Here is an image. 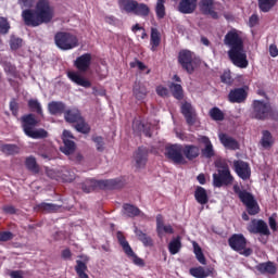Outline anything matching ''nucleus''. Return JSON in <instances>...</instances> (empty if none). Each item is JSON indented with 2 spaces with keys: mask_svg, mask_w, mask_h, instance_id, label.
Returning a JSON list of instances; mask_svg holds the SVG:
<instances>
[{
  "mask_svg": "<svg viewBox=\"0 0 278 278\" xmlns=\"http://www.w3.org/2000/svg\"><path fill=\"white\" fill-rule=\"evenodd\" d=\"M224 45L229 47L228 58L230 62L238 68H247L249 66V59H247V51L244 50V40L242 31L233 28L225 35Z\"/></svg>",
  "mask_w": 278,
  "mask_h": 278,
  "instance_id": "1",
  "label": "nucleus"
},
{
  "mask_svg": "<svg viewBox=\"0 0 278 278\" xmlns=\"http://www.w3.org/2000/svg\"><path fill=\"white\" fill-rule=\"evenodd\" d=\"M53 16V7L49 0H39L35 10L26 9L22 12V18L28 27H38L45 23H51Z\"/></svg>",
  "mask_w": 278,
  "mask_h": 278,
  "instance_id": "2",
  "label": "nucleus"
},
{
  "mask_svg": "<svg viewBox=\"0 0 278 278\" xmlns=\"http://www.w3.org/2000/svg\"><path fill=\"white\" fill-rule=\"evenodd\" d=\"M92 64V54L85 53L78 56L75 62L74 66L78 70L71 71L67 73L68 79L76 84V86H81L83 88H92V83L81 73H88L90 71V66Z\"/></svg>",
  "mask_w": 278,
  "mask_h": 278,
  "instance_id": "3",
  "label": "nucleus"
},
{
  "mask_svg": "<svg viewBox=\"0 0 278 278\" xmlns=\"http://www.w3.org/2000/svg\"><path fill=\"white\" fill-rule=\"evenodd\" d=\"M36 125H38V119H36L34 114H27L22 117V127L28 138H33L34 140L47 138L49 132L43 128L36 129Z\"/></svg>",
  "mask_w": 278,
  "mask_h": 278,
  "instance_id": "4",
  "label": "nucleus"
},
{
  "mask_svg": "<svg viewBox=\"0 0 278 278\" xmlns=\"http://www.w3.org/2000/svg\"><path fill=\"white\" fill-rule=\"evenodd\" d=\"M270 117L274 121H278V112H273L268 102L254 100L252 104V118H256V121H266Z\"/></svg>",
  "mask_w": 278,
  "mask_h": 278,
  "instance_id": "5",
  "label": "nucleus"
},
{
  "mask_svg": "<svg viewBox=\"0 0 278 278\" xmlns=\"http://www.w3.org/2000/svg\"><path fill=\"white\" fill-rule=\"evenodd\" d=\"M217 173L213 174V184L215 188H223L233 184V176L229 170V165L225 162L217 163Z\"/></svg>",
  "mask_w": 278,
  "mask_h": 278,
  "instance_id": "6",
  "label": "nucleus"
},
{
  "mask_svg": "<svg viewBox=\"0 0 278 278\" xmlns=\"http://www.w3.org/2000/svg\"><path fill=\"white\" fill-rule=\"evenodd\" d=\"M54 42L59 49H62V51H71V49L79 47V39L77 36L66 31L58 33L54 37Z\"/></svg>",
  "mask_w": 278,
  "mask_h": 278,
  "instance_id": "7",
  "label": "nucleus"
},
{
  "mask_svg": "<svg viewBox=\"0 0 278 278\" xmlns=\"http://www.w3.org/2000/svg\"><path fill=\"white\" fill-rule=\"evenodd\" d=\"M233 191L238 194L240 201H242L247 206L248 213L251 214V216L260 214V205L257 204V201H255V198H253V194L247 190H241L238 185L233 186Z\"/></svg>",
  "mask_w": 278,
  "mask_h": 278,
  "instance_id": "8",
  "label": "nucleus"
},
{
  "mask_svg": "<svg viewBox=\"0 0 278 278\" xmlns=\"http://www.w3.org/2000/svg\"><path fill=\"white\" fill-rule=\"evenodd\" d=\"M229 247L232 251L240 253V255H244V257H249V255L253 254V250L251 248H247V238L244 235H232L228 240Z\"/></svg>",
  "mask_w": 278,
  "mask_h": 278,
  "instance_id": "9",
  "label": "nucleus"
},
{
  "mask_svg": "<svg viewBox=\"0 0 278 278\" xmlns=\"http://www.w3.org/2000/svg\"><path fill=\"white\" fill-rule=\"evenodd\" d=\"M178 62L187 73H193L199 65V59L190 50H181L178 55Z\"/></svg>",
  "mask_w": 278,
  "mask_h": 278,
  "instance_id": "10",
  "label": "nucleus"
},
{
  "mask_svg": "<svg viewBox=\"0 0 278 278\" xmlns=\"http://www.w3.org/2000/svg\"><path fill=\"white\" fill-rule=\"evenodd\" d=\"M165 156L167 160L174 162V164H186V157L184 156V146L181 144L166 146Z\"/></svg>",
  "mask_w": 278,
  "mask_h": 278,
  "instance_id": "11",
  "label": "nucleus"
},
{
  "mask_svg": "<svg viewBox=\"0 0 278 278\" xmlns=\"http://www.w3.org/2000/svg\"><path fill=\"white\" fill-rule=\"evenodd\" d=\"M117 240L123 248L124 253H126L127 257H129V260H131L136 266H144V261L136 255L131 249V245H129V242H127V239H125L123 232H117Z\"/></svg>",
  "mask_w": 278,
  "mask_h": 278,
  "instance_id": "12",
  "label": "nucleus"
},
{
  "mask_svg": "<svg viewBox=\"0 0 278 278\" xmlns=\"http://www.w3.org/2000/svg\"><path fill=\"white\" fill-rule=\"evenodd\" d=\"M248 231H250V233H260L261 236H270L268 224L262 219H253L248 225Z\"/></svg>",
  "mask_w": 278,
  "mask_h": 278,
  "instance_id": "13",
  "label": "nucleus"
},
{
  "mask_svg": "<svg viewBox=\"0 0 278 278\" xmlns=\"http://www.w3.org/2000/svg\"><path fill=\"white\" fill-rule=\"evenodd\" d=\"M200 8L211 18H218V12L216 10L220 8V4L214 2V0H200Z\"/></svg>",
  "mask_w": 278,
  "mask_h": 278,
  "instance_id": "14",
  "label": "nucleus"
},
{
  "mask_svg": "<svg viewBox=\"0 0 278 278\" xmlns=\"http://www.w3.org/2000/svg\"><path fill=\"white\" fill-rule=\"evenodd\" d=\"M73 135L68 130L63 131V143L64 146L61 147L62 153L65 155H73L75 153V141H73Z\"/></svg>",
  "mask_w": 278,
  "mask_h": 278,
  "instance_id": "15",
  "label": "nucleus"
},
{
  "mask_svg": "<svg viewBox=\"0 0 278 278\" xmlns=\"http://www.w3.org/2000/svg\"><path fill=\"white\" fill-rule=\"evenodd\" d=\"M190 275L195 278H206V277H214L216 275V270L214 267H203V266H198V267H192L189 270Z\"/></svg>",
  "mask_w": 278,
  "mask_h": 278,
  "instance_id": "16",
  "label": "nucleus"
},
{
  "mask_svg": "<svg viewBox=\"0 0 278 278\" xmlns=\"http://www.w3.org/2000/svg\"><path fill=\"white\" fill-rule=\"evenodd\" d=\"M198 141L201 144H204V147L202 148V155L203 157H214V155H216V152L214 151V144H212V141L210 140L208 137L205 136H200L198 138Z\"/></svg>",
  "mask_w": 278,
  "mask_h": 278,
  "instance_id": "17",
  "label": "nucleus"
},
{
  "mask_svg": "<svg viewBox=\"0 0 278 278\" xmlns=\"http://www.w3.org/2000/svg\"><path fill=\"white\" fill-rule=\"evenodd\" d=\"M156 233L159 238H164V236L175 233L173 226L164 224V218L162 215L156 216Z\"/></svg>",
  "mask_w": 278,
  "mask_h": 278,
  "instance_id": "18",
  "label": "nucleus"
},
{
  "mask_svg": "<svg viewBox=\"0 0 278 278\" xmlns=\"http://www.w3.org/2000/svg\"><path fill=\"white\" fill-rule=\"evenodd\" d=\"M147 155H149V151L147 148H139L134 155L135 167L140 169L147 166Z\"/></svg>",
  "mask_w": 278,
  "mask_h": 278,
  "instance_id": "19",
  "label": "nucleus"
},
{
  "mask_svg": "<svg viewBox=\"0 0 278 278\" xmlns=\"http://www.w3.org/2000/svg\"><path fill=\"white\" fill-rule=\"evenodd\" d=\"M154 126H152L151 124L147 123H142L140 119H135L132 122V129L135 134H144V136H147L148 138H151V129H153Z\"/></svg>",
  "mask_w": 278,
  "mask_h": 278,
  "instance_id": "20",
  "label": "nucleus"
},
{
  "mask_svg": "<svg viewBox=\"0 0 278 278\" xmlns=\"http://www.w3.org/2000/svg\"><path fill=\"white\" fill-rule=\"evenodd\" d=\"M182 155L190 161L197 160L201 155V149L194 144H185L182 146Z\"/></svg>",
  "mask_w": 278,
  "mask_h": 278,
  "instance_id": "21",
  "label": "nucleus"
},
{
  "mask_svg": "<svg viewBox=\"0 0 278 278\" xmlns=\"http://www.w3.org/2000/svg\"><path fill=\"white\" fill-rule=\"evenodd\" d=\"M235 168L241 179H249L251 177V167L244 161L235 162Z\"/></svg>",
  "mask_w": 278,
  "mask_h": 278,
  "instance_id": "22",
  "label": "nucleus"
},
{
  "mask_svg": "<svg viewBox=\"0 0 278 278\" xmlns=\"http://www.w3.org/2000/svg\"><path fill=\"white\" fill-rule=\"evenodd\" d=\"M198 0H180L178 11L181 14H192L197 10Z\"/></svg>",
  "mask_w": 278,
  "mask_h": 278,
  "instance_id": "23",
  "label": "nucleus"
},
{
  "mask_svg": "<svg viewBox=\"0 0 278 278\" xmlns=\"http://www.w3.org/2000/svg\"><path fill=\"white\" fill-rule=\"evenodd\" d=\"M245 100H247V90H244V88L233 89L229 93L230 103H242Z\"/></svg>",
  "mask_w": 278,
  "mask_h": 278,
  "instance_id": "24",
  "label": "nucleus"
},
{
  "mask_svg": "<svg viewBox=\"0 0 278 278\" xmlns=\"http://www.w3.org/2000/svg\"><path fill=\"white\" fill-rule=\"evenodd\" d=\"M181 113L184 114L188 125H194L195 114H194V109L192 108V104L185 102L181 105Z\"/></svg>",
  "mask_w": 278,
  "mask_h": 278,
  "instance_id": "25",
  "label": "nucleus"
},
{
  "mask_svg": "<svg viewBox=\"0 0 278 278\" xmlns=\"http://www.w3.org/2000/svg\"><path fill=\"white\" fill-rule=\"evenodd\" d=\"M219 141L226 149H231L232 151H236V149H239L238 141L233 139L232 137H229L227 134L220 132L218 135Z\"/></svg>",
  "mask_w": 278,
  "mask_h": 278,
  "instance_id": "26",
  "label": "nucleus"
},
{
  "mask_svg": "<svg viewBox=\"0 0 278 278\" xmlns=\"http://www.w3.org/2000/svg\"><path fill=\"white\" fill-rule=\"evenodd\" d=\"M256 270L263 275H275V273H277V267L275 266V263L267 262L258 264Z\"/></svg>",
  "mask_w": 278,
  "mask_h": 278,
  "instance_id": "27",
  "label": "nucleus"
},
{
  "mask_svg": "<svg viewBox=\"0 0 278 278\" xmlns=\"http://www.w3.org/2000/svg\"><path fill=\"white\" fill-rule=\"evenodd\" d=\"M132 92L138 101H144L147 99V86L142 83H136Z\"/></svg>",
  "mask_w": 278,
  "mask_h": 278,
  "instance_id": "28",
  "label": "nucleus"
},
{
  "mask_svg": "<svg viewBox=\"0 0 278 278\" xmlns=\"http://www.w3.org/2000/svg\"><path fill=\"white\" fill-rule=\"evenodd\" d=\"M260 144L263 147V149H270V147L275 144V138H273V134H270L268 130H263Z\"/></svg>",
  "mask_w": 278,
  "mask_h": 278,
  "instance_id": "29",
  "label": "nucleus"
},
{
  "mask_svg": "<svg viewBox=\"0 0 278 278\" xmlns=\"http://www.w3.org/2000/svg\"><path fill=\"white\" fill-rule=\"evenodd\" d=\"M86 264H88V258H85L84 261H76L75 270L78 278H89L88 274H86L88 271V266Z\"/></svg>",
  "mask_w": 278,
  "mask_h": 278,
  "instance_id": "30",
  "label": "nucleus"
},
{
  "mask_svg": "<svg viewBox=\"0 0 278 278\" xmlns=\"http://www.w3.org/2000/svg\"><path fill=\"white\" fill-rule=\"evenodd\" d=\"M123 210H124V214L126 216H129L130 218L134 216H141V218H147V215H144V213L140 212V208H138L131 204H124Z\"/></svg>",
  "mask_w": 278,
  "mask_h": 278,
  "instance_id": "31",
  "label": "nucleus"
},
{
  "mask_svg": "<svg viewBox=\"0 0 278 278\" xmlns=\"http://www.w3.org/2000/svg\"><path fill=\"white\" fill-rule=\"evenodd\" d=\"M48 110L50 114L55 116L58 114H64L66 105L63 102L52 101L48 104Z\"/></svg>",
  "mask_w": 278,
  "mask_h": 278,
  "instance_id": "32",
  "label": "nucleus"
},
{
  "mask_svg": "<svg viewBox=\"0 0 278 278\" xmlns=\"http://www.w3.org/2000/svg\"><path fill=\"white\" fill-rule=\"evenodd\" d=\"M102 186H105V181L88 179V180H86L85 185L83 186V190L85 192H92V190H94V188H101Z\"/></svg>",
  "mask_w": 278,
  "mask_h": 278,
  "instance_id": "33",
  "label": "nucleus"
},
{
  "mask_svg": "<svg viewBox=\"0 0 278 278\" xmlns=\"http://www.w3.org/2000/svg\"><path fill=\"white\" fill-rule=\"evenodd\" d=\"M64 118L66 123H77L81 118V113L77 109L67 110L64 113Z\"/></svg>",
  "mask_w": 278,
  "mask_h": 278,
  "instance_id": "34",
  "label": "nucleus"
},
{
  "mask_svg": "<svg viewBox=\"0 0 278 278\" xmlns=\"http://www.w3.org/2000/svg\"><path fill=\"white\" fill-rule=\"evenodd\" d=\"M194 198L200 205H205L210 199L207 198V191L203 187H198L194 192Z\"/></svg>",
  "mask_w": 278,
  "mask_h": 278,
  "instance_id": "35",
  "label": "nucleus"
},
{
  "mask_svg": "<svg viewBox=\"0 0 278 278\" xmlns=\"http://www.w3.org/2000/svg\"><path fill=\"white\" fill-rule=\"evenodd\" d=\"M36 210L38 212H46L47 214H51V212H58L60 210V205L42 202L36 206Z\"/></svg>",
  "mask_w": 278,
  "mask_h": 278,
  "instance_id": "36",
  "label": "nucleus"
},
{
  "mask_svg": "<svg viewBox=\"0 0 278 278\" xmlns=\"http://www.w3.org/2000/svg\"><path fill=\"white\" fill-rule=\"evenodd\" d=\"M137 3L138 1L136 0H119V8L125 12H128V13L131 12L134 14L136 11Z\"/></svg>",
  "mask_w": 278,
  "mask_h": 278,
  "instance_id": "37",
  "label": "nucleus"
},
{
  "mask_svg": "<svg viewBox=\"0 0 278 278\" xmlns=\"http://www.w3.org/2000/svg\"><path fill=\"white\" fill-rule=\"evenodd\" d=\"M278 0H258V8L261 12H270L276 5Z\"/></svg>",
  "mask_w": 278,
  "mask_h": 278,
  "instance_id": "38",
  "label": "nucleus"
},
{
  "mask_svg": "<svg viewBox=\"0 0 278 278\" xmlns=\"http://www.w3.org/2000/svg\"><path fill=\"white\" fill-rule=\"evenodd\" d=\"M162 38L160 37V31H157L156 28L151 29V39H150V45H151V50L155 51L157 47H160Z\"/></svg>",
  "mask_w": 278,
  "mask_h": 278,
  "instance_id": "39",
  "label": "nucleus"
},
{
  "mask_svg": "<svg viewBox=\"0 0 278 278\" xmlns=\"http://www.w3.org/2000/svg\"><path fill=\"white\" fill-rule=\"evenodd\" d=\"M168 251L170 255H177L181 251V239L179 237L174 238L168 244Z\"/></svg>",
  "mask_w": 278,
  "mask_h": 278,
  "instance_id": "40",
  "label": "nucleus"
},
{
  "mask_svg": "<svg viewBox=\"0 0 278 278\" xmlns=\"http://www.w3.org/2000/svg\"><path fill=\"white\" fill-rule=\"evenodd\" d=\"M28 108L30 112H36L39 116H43L42 104L37 99H30L28 101Z\"/></svg>",
  "mask_w": 278,
  "mask_h": 278,
  "instance_id": "41",
  "label": "nucleus"
},
{
  "mask_svg": "<svg viewBox=\"0 0 278 278\" xmlns=\"http://www.w3.org/2000/svg\"><path fill=\"white\" fill-rule=\"evenodd\" d=\"M135 233L137 238L144 244V247H152L153 245V240L148 237L144 232L139 230L138 228H135Z\"/></svg>",
  "mask_w": 278,
  "mask_h": 278,
  "instance_id": "42",
  "label": "nucleus"
},
{
  "mask_svg": "<svg viewBox=\"0 0 278 278\" xmlns=\"http://www.w3.org/2000/svg\"><path fill=\"white\" fill-rule=\"evenodd\" d=\"M0 150L5 155H16V153H18V151H21V149L15 144H2L0 147Z\"/></svg>",
  "mask_w": 278,
  "mask_h": 278,
  "instance_id": "43",
  "label": "nucleus"
},
{
  "mask_svg": "<svg viewBox=\"0 0 278 278\" xmlns=\"http://www.w3.org/2000/svg\"><path fill=\"white\" fill-rule=\"evenodd\" d=\"M76 131H79L80 134H89L90 132V126L86 121H84L83 117H80L75 125Z\"/></svg>",
  "mask_w": 278,
  "mask_h": 278,
  "instance_id": "44",
  "label": "nucleus"
},
{
  "mask_svg": "<svg viewBox=\"0 0 278 278\" xmlns=\"http://www.w3.org/2000/svg\"><path fill=\"white\" fill-rule=\"evenodd\" d=\"M169 89L173 93V97H175V99L181 100L184 99V88L181 87V85L179 84H172L169 86Z\"/></svg>",
  "mask_w": 278,
  "mask_h": 278,
  "instance_id": "45",
  "label": "nucleus"
},
{
  "mask_svg": "<svg viewBox=\"0 0 278 278\" xmlns=\"http://www.w3.org/2000/svg\"><path fill=\"white\" fill-rule=\"evenodd\" d=\"M193 253H194L198 262H200L202 265L206 264V260H205V255L203 254V250H201V247L197 242H193Z\"/></svg>",
  "mask_w": 278,
  "mask_h": 278,
  "instance_id": "46",
  "label": "nucleus"
},
{
  "mask_svg": "<svg viewBox=\"0 0 278 278\" xmlns=\"http://www.w3.org/2000/svg\"><path fill=\"white\" fill-rule=\"evenodd\" d=\"M149 7L144 3H138L136 4V8H135V13L134 14H137V16H149Z\"/></svg>",
  "mask_w": 278,
  "mask_h": 278,
  "instance_id": "47",
  "label": "nucleus"
},
{
  "mask_svg": "<svg viewBox=\"0 0 278 278\" xmlns=\"http://www.w3.org/2000/svg\"><path fill=\"white\" fill-rule=\"evenodd\" d=\"M155 12L159 18H164V16L166 15V8L164 7V0H157Z\"/></svg>",
  "mask_w": 278,
  "mask_h": 278,
  "instance_id": "48",
  "label": "nucleus"
},
{
  "mask_svg": "<svg viewBox=\"0 0 278 278\" xmlns=\"http://www.w3.org/2000/svg\"><path fill=\"white\" fill-rule=\"evenodd\" d=\"M210 116L213 118V121H223L225 118V114L218 108H213L210 111Z\"/></svg>",
  "mask_w": 278,
  "mask_h": 278,
  "instance_id": "49",
  "label": "nucleus"
},
{
  "mask_svg": "<svg viewBox=\"0 0 278 278\" xmlns=\"http://www.w3.org/2000/svg\"><path fill=\"white\" fill-rule=\"evenodd\" d=\"M26 167L28 170H33V173L38 172V165L36 164V159L34 156L26 159Z\"/></svg>",
  "mask_w": 278,
  "mask_h": 278,
  "instance_id": "50",
  "label": "nucleus"
},
{
  "mask_svg": "<svg viewBox=\"0 0 278 278\" xmlns=\"http://www.w3.org/2000/svg\"><path fill=\"white\" fill-rule=\"evenodd\" d=\"M10 31V23L7 18L0 17V34H8Z\"/></svg>",
  "mask_w": 278,
  "mask_h": 278,
  "instance_id": "51",
  "label": "nucleus"
},
{
  "mask_svg": "<svg viewBox=\"0 0 278 278\" xmlns=\"http://www.w3.org/2000/svg\"><path fill=\"white\" fill-rule=\"evenodd\" d=\"M11 49L16 51L20 47H23V39L18 37H12L10 40Z\"/></svg>",
  "mask_w": 278,
  "mask_h": 278,
  "instance_id": "52",
  "label": "nucleus"
},
{
  "mask_svg": "<svg viewBox=\"0 0 278 278\" xmlns=\"http://www.w3.org/2000/svg\"><path fill=\"white\" fill-rule=\"evenodd\" d=\"M14 238V235L10 231L0 232V242H8Z\"/></svg>",
  "mask_w": 278,
  "mask_h": 278,
  "instance_id": "53",
  "label": "nucleus"
},
{
  "mask_svg": "<svg viewBox=\"0 0 278 278\" xmlns=\"http://www.w3.org/2000/svg\"><path fill=\"white\" fill-rule=\"evenodd\" d=\"M93 142L96 143L97 151H103L104 142L102 137H93Z\"/></svg>",
  "mask_w": 278,
  "mask_h": 278,
  "instance_id": "54",
  "label": "nucleus"
},
{
  "mask_svg": "<svg viewBox=\"0 0 278 278\" xmlns=\"http://www.w3.org/2000/svg\"><path fill=\"white\" fill-rule=\"evenodd\" d=\"M21 8H34L36 4L35 0H18Z\"/></svg>",
  "mask_w": 278,
  "mask_h": 278,
  "instance_id": "55",
  "label": "nucleus"
},
{
  "mask_svg": "<svg viewBox=\"0 0 278 278\" xmlns=\"http://www.w3.org/2000/svg\"><path fill=\"white\" fill-rule=\"evenodd\" d=\"M130 68H138L139 71H144L147 65L140 61H134L130 63Z\"/></svg>",
  "mask_w": 278,
  "mask_h": 278,
  "instance_id": "56",
  "label": "nucleus"
},
{
  "mask_svg": "<svg viewBox=\"0 0 278 278\" xmlns=\"http://www.w3.org/2000/svg\"><path fill=\"white\" fill-rule=\"evenodd\" d=\"M156 94L159 97H168V89L164 86L156 87Z\"/></svg>",
  "mask_w": 278,
  "mask_h": 278,
  "instance_id": "57",
  "label": "nucleus"
},
{
  "mask_svg": "<svg viewBox=\"0 0 278 278\" xmlns=\"http://www.w3.org/2000/svg\"><path fill=\"white\" fill-rule=\"evenodd\" d=\"M269 55H270L271 58H277V56H278V48H277V45L271 43V45L269 46Z\"/></svg>",
  "mask_w": 278,
  "mask_h": 278,
  "instance_id": "58",
  "label": "nucleus"
},
{
  "mask_svg": "<svg viewBox=\"0 0 278 278\" xmlns=\"http://www.w3.org/2000/svg\"><path fill=\"white\" fill-rule=\"evenodd\" d=\"M257 23H260V17L255 14H253L250 20H249V25L251 27H255V25H257Z\"/></svg>",
  "mask_w": 278,
  "mask_h": 278,
  "instance_id": "59",
  "label": "nucleus"
},
{
  "mask_svg": "<svg viewBox=\"0 0 278 278\" xmlns=\"http://www.w3.org/2000/svg\"><path fill=\"white\" fill-rule=\"evenodd\" d=\"M222 81L223 84H231V74H229V72H225L222 75Z\"/></svg>",
  "mask_w": 278,
  "mask_h": 278,
  "instance_id": "60",
  "label": "nucleus"
},
{
  "mask_svg": "<svg viewBox=\"0 0 278 278\" xmlns=\"http://www.w3.org/2000/svg\"><path fill=\"white\" fill-rule=\"evenodd\" d=\"M10 110L13 113V116L18 115V104H16V102H11L10 103Z\"/></svg>",
  "mask_w": 278,
  "mask_h": 278,
  "instance_id": "61",
  "label": "nucleus"
},
{
  "mask_svg": "<svg viewBox=\"0 0 278 278\" xmlns=\"http://www.w3.org/2000/svg\"><path fill=\"white\" fill-rule=\"evenodd\" d=\"M3 212L5 214H16V208H14V206L12 205H7V206H3Z\"/></svg>",
  "mask_w": 278,
  "mask_h": 278,
  "instance_id": "62",
  "label": "nucleus"
},
{
  "mask_svg": "<svg viewBox=\"0 0 278 278\" xmlns=\"http://www.w3.org/2000/svg\"><path fill=\"white\" fill-rule=\"evenodd\" d=\"M11 278H23V271L22 270H13L10 273Z\"/></svg>",
  "mask_w": 278,
  "mask_h": 278,
  "instance_id": "63",
  "label": "nucleus"
},
{
  "mask_svg": "<svg viewBox=\"0 0 278 278\" xmlns=\"http://www.w3.org/2000/svg\"><path fill=\"white\" fill-rule=\"evenodd\" d=\"M47 175H48V177H50L51 179H60V175H58V174H55V170H53V169H50V170H48L47 172Z\"/></svg>",
  "mask_w": 278,
  "mask_h": 278,
  "instance_id": "64",
  "label": "nucleus"
}]
</instances>
